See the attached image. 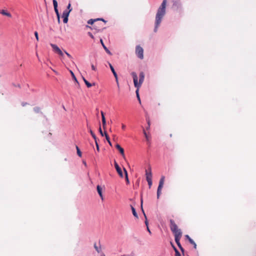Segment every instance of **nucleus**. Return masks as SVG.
<instances>
[{
    "instance_id": "6",
    "label": "nucleus",
    "mask_w": 256,
    "mask_h": 256,
    "mask_svg": "<svg viewBox=\"0 0 256 256\" xmlns=\"http://www.w3.org/2000/svg\"><path fill=\"white\" fill-rule=\"evenodd\" d=\"M136 54L137 56L142 60L144 58V50L140 46H136Z\"/></svg>"
},
{
    "instance_id": "32",
    "label": "nucleus",
    "mask_w": 256,
    "mask_h": 256,
    "mask_svg": "<svg viewBox=\"0 0 256 256\" xmlns=\"http://www.w3.org/2000/svg\"><path fill=\"white\" fill-rule=\"evenodd\" d=\"M96 21V19L91 18L88 21V24L92 25Z\"/></svg>"
},
{
    "instance_id": "14",
    "label": "nucleus",
    "mask_w": 256,
    "mask_h": 256,
    "mask_svg": "<svg viewBox=\"0 0 256 256\" xmlns=\"http://www.w3.org/2000/svg\"><path fill=\"white\" fill-rule=\"evenodd\" d=\"M116 148L120 152V154L122 156L124 157V149L122 148L121 146L118 144H116Z\"/></svg>"
},
{
    "instance_id": "56",
    "label": "nucleus",
    "mask_w": 256,
    "mask_h": 256,
    "mask_svg": "<svg viewBox=\"0 0 256 256\" xmlns=\"http://www.w3.org/2000/svg\"><path fill=\"white\" fill-rule=\"evenodd\" d=\"M18 86V88H20V84H18V86Z\"/></svg>"
},
{
    "instance_id": "20",
    "label": "nucleus",
    "mask_w": 256,
    "mask_h": 256,
    "mask_svg": "<svg viewBox=\"0 0 256 256\" xmlns=\"http://www.w3.org/2000/svg\"><path fill=\"white\" fill-rule=\"evenodd\" d=\"M54 10L58 18V22L60 23V14L58 12V7L54 8Z\"/></svg>"
},
{
    "instance_id": "17",
    "label": "nucleus",
    "mask_w": 256,
    "mask_h": 256,
    "mask_svg": "<svg viewBox=\"0 0 256 256\" xmlns=\"http://www.w3.org/2000/svg\"><path fill=\"white\" fill-rule=\"evenodd\" d=\"M0 14L4 16H7L9 18H11L12 16V14L10 12H8L6 10H1L0 11Z\"/></svg>"
},
{
    "instance_id": "58",
    "label": "nucleus",
    "mask_w": 256,
    "mask_h": 256,
    "mask_svg": "<svg viewBox=\"0 0 256 256\" xmlns=\"http://www.w3.org/2000/svg\"><path fill=\"white\" fill-rule=\"evenodd\" d=\"M101 256H105V255L103 254H102L101 255Z\"/></svg>"
},
{
    "instance_id": "34",
    "label": "nucleus",
    "mask_w": 256,
    "mask_h": 256,
    "mask_svg": "<svg viewBox=\"0 0 256 256\" xmlns=\"http://www.w3.org/2000/svg\"><path fill=\"white\" fill-rule=\"evenodd\" d=\"M98 132L102 136H104V132H103L100 124V126H99V128H98Z\"/></svg>"
},
{
    "instance_id": "50",
    "label": "nucleus",
    "mask_w": 256,
    "mask_h": 256,
    "mask_svg": "<svg viewBox=\"0 0 256 256\" xmlns=\"http://www.w3.org/2000/svg\"><path fill=\"white\" fill-rule=\"evenodd\" d=\"M126 125L122 124V130H124L126 129Z\"/></svg>"
},
{
    "instance_id": "3",
    "label": "nucleus",
    "mask_w": 256,
    "mask_h": 256,
    "mask_svg": "<svg viewBox=\"0 0 256 256\" xmlns=\"http://www.w3.org/2000/svg\"><path fill=\"white\" fill-rule=\"evenodd\" d=\"M165 176H162L160 180L157 189V198H159L161 194H162V189L164 186V182Z\"/></svg>"
},
{
    "instance_id": "25",
    "label": "nucleus",
    "mask_w": 256,
    "mask_h": 256,
    "mask_svg": "<svg viewBox=\"0 0 256 256\" xmlns=\"http://www.w3.org/2000/svg\"><path fill=\"white\" fill-rule=\"evenodd\" d=\"M70 12L68 11L64 10L62 14V18H68Z\"/></svg>"
},
{
    "instance_id": "9",
    "label": "nucleus",
    "mask_w": 256,
    "mask_h": 256,
    "mask_svg": "<svg viewBox=\"0 0 256 256\" xmlns=\"http://www.w3.org/2000/svg\"><path fill=\"white\" fill-rule=\"evenodd\" d=\"M114 168L116 170V172H118L119 176L120 178H122L124 177L123 172H122V170L120 167L119 166L116 160H114Z\"/></svg>"
},
{
    "instance_id": "38",
    "label": "nucleus",
    "mask_w": 256,
    "mask_h": 256,
    "mask_svg": "<svg viewBox=\"0 0 256 256\" xmlns=\"http://www.w3.org/2000/svg\"><path fill=\"white\" fill-rule=\"evenodd\" d=\"M34 36H35L37 41H38L39 38H38V32L35 31L34 32Z\"/></svg>"
},
{
    "instance_id": "53",
    "label": "nucleus",
    "mask_w": 256,
    "mask_h": 256,
    "mask_svg": "<svg viewBox=\"0 0 256 256\" xmlns=\"http://www.w3.org/2000/svg\"><path fill=\"white\" fill-rule=\"evenodd\" d=\"M82 80H83L84 84L86 83V81H88L84 76H82Z\"/></svg>"
},
{
    "instance_id": "4",
    "label": "nucleus",
    "mask_w": 256,
    "mask_h": 256,
    "mask_svg": "<svg viewBox=\"0 0 256 256\" xmlns=\"http://www.w3.org/2000/svg\"><path fill=\"white\" fill-rule=\"evenodd\" d=\"M172 8L174 10L180 12L182 10V5L180 0L173 1Z\"/></svg>"
},
{
    "instance_id": "33",
    "label": "nucleus",
    "mask_w": 256,
    "mask_h": 256,
    "mask_svg": "<svg viewBox=\"0 0 256 256\" xmlns=\"http://www.w3.org/2000/svg\"><path fill=\"white\" fill-rule=\"evenodd\" d=\"M90 132L94 140H96V139H97V138H96V135L95 134L94 132L92 130H90Z\"/></svg>"
},
{
    "instance_id": "7",
    "label": "nucleus",
    "mask_w": 256,
    "mask_h": 256,
    "mask_svg": "<svg viewBox=\"0 0 256 256\" xmlns=\"http://www.w3.org/2000/svg\"><path fill=\"white\" fill-rule=\"evenodd\" d=\"M146 181L148 182L149 188H150L152 184V172L150 171V172H148L147 170H146Z\"/></svg>"
},
{
    "instance_id": "16",
    "label": "nucleus",
    "mask_w": 256,
    "mask_h": 256,
    "mask_svg": "<svg viewBox=\"0 0 256 256\" xmlns=\"http://www.w3.org/2000/svg\"><path fill=\"white\" fill-rule=\"evenodd\" d=\"M100 43H101V44H102V46L103 48H104V50H105V51L108 54H110V55H112V52H110V50L108 48L105 46V44H104V42H103V40H102V39H100Z\"/></svg>"
},
{
    "instance_id": "44",
    "label": "nucleus",
    "mask_w": 256,
    "mask_h": 256,
    "mask_svg": "<svg viewBox=\"0 0 256 256\" xmlns=\"http://www.w3.org/2000/svg\"><path fill=\"white\" fill-rule=\"evenodd\" d=\"M146 122L148 124V128H150V122L148 118H146Z\"/></svg>"
},
{
    "instance_id": "54",
    "label": "nucleus",
    "mask_w": 256,
    "mask_h": 256,
    "mask_svg": "<svg viewBox=\"0 0 256 256\" xmlns=\"http://www.w3.org/2000/svg\"><path fill=\"white\" fill-rule=\"evenodd\" d=\"M83 164L85 165V166H86V163L85 161H83Z\"/></svg>"
},
{
    "instance_id": "30",
    "label": "nucleus",
    "mask_w": 256,
    "mask_h": 256,
    "mask_svg": "<svg viewBox=\"0 0 256 256\" xmlns=\"http://www.w3.org/2000/svg\"><path fill=\"white\" fill-rule=\"evenodd\" d=\"M142 204H143V200H142V198L141 200H140V207H141L142 211L144 215V216L145 217V216H146V214L144 211L143 209Z\"/></svg>"
},
{
    "instance_id": "5",
    "label": "nucleus",
    "mask_w": 256,
    "mask_h": 256,
    "mask_svg": "<svg viewBox=\"0 0 256 256\" xmlns=\"http://www.w3.org/2000/svg\"><path fill=\"white\" fill-rule=\"evenodd\" d=\"M170 230L174 234L178 233L180 231H181L180 229L178 228L177 225L176 224L174 221L173 220L170 219Z\"/></svg>"
},
{
    "instance_id": "43",
    "label": "nucleus",
    "mask_w": 256,
    "mask_h": 256,
    "mask_svg": "<svg viewBox=\"0 0 256 256\" xmlns=\"http://www.w3.org/2000/svg\"><path fill=\"white\" fill-rule=\"evenodd\" d=\"M175 256H181V254L178 250H176V252H175Z\"/></svg>"
},
{
    "instance_id": "51",
    "label": "nucleus",
    "mask_w": 256,
    "mask_h": 256,
    "mask_svg": "<svg viewBox=\"0 0 256 256\" xmlns=\"http://www.w3.org/2000/svg\"><path fill=\"white\" fill-rule=\"evenodd\" d=\"M26 104H28V103L27 102H22V106H26Z\"/></svg>"
},
{
    "instance_id": "2",
    "label": "nucleus",
    "mask_w": 256,
    "mask_h": 256,
    "mask_svg": "<svg viewBox=\"0 0 256 256\" xmlns=\"http://www.w3.org/2000/svg\"><path fill=\"white\" fill-rule=\"evenodd\" d=\"M131 75L133 78L134 86L136 88V96H140L139 88L141 86L144 79V73L143 72H140L139 74V81L138 82V78L137 74L136 72H132Z\"/></svg>"
},
{
    "instance_id": "45",
    "label": "nucleus",
    "mask_w": 256,
    "mask_h": 256,
    "mask_svg": "<svg viewBox=\"0 0 256 256\" xmlns=\"http://www.w3.org/2000/svg\"><path fill=\"white\" fill-rule=\"evenodd\" d=\"M64 52L65 54H66V56L70 58H72V56L69 54L66 51L64 50Z\"/></svg>"
},
{
    "instance_id": "8",
    "label": "nucleus",
    "mask_w": 256,
    "mask_h": 256,
    "mask_svg": "<svg viewBox=\"0 0 256 256\" xmlns=\"http://www.w3.org/2000/svg\"><path fill=\"white\" fill-rule=\"evenodd\" d=\"M50 46L52 48L53 50L60 56H64V54L59 47L53 44H50Z\"/></svg>"
},
{
    "instance_id": "31",
    "label": "nucleus",
    "mask_w": 256,
    "mask_h": 256,
    "mask_svg": "<svg viewBox=\"0 0 256 256\" xmlns=\"http://www.w3.org/2000/svg\"><path fill=\"white\" fill-rule=\"evenodd\" d=\"M94 248L98 252H100L101 251L100 246L98 247L96 243L94 244Z\"/></svg>"
},
{
    "instance_id": "41",
    "label": "nucleus",
    "mask_w": 256,
    "mask_h": 256,
    "mask_svg": "<svg viewBox=\"0 0 256 256\" xmlns=\"http://www.w3.org/2000/svg\"><path fill=\"white\" fill-rule=\"evenodd\" d=\"M170 244L172 245V247L174 250V252H176V250H178L174 246V244L172 242H170Z\"/></svg>"
},
{
    "instance_id": "27",
    "label": "nucleus",
    "mask_w": 256,
    "mask_h": 256,
    "mask_svg": "<svg viewBox=\"0 0 256 256\" xmlns=\"http://www.w3.org/2000/svg\"><path fill=\"white\" fill-rule=\"evenodd\" d=\"M65 10L68 11L69 12H70L72 11V8L70 2L68 3L66 6V9Z\"/></svg>"
},
{
    "instance_id": "59",
    "label": "nucleus",
    "mask_w": 256,
    "mask_h": 256,
    "mask_svg": "<svg viewBox=\"0 0 256 256\" xmlns=\"http://www.w3.org/2000/svg\"><path fill=\"white\" fill-rule=\"evenodd\" d=\"M87 26V27H88V28H90V26Z\"/></svg>"
},
{
    "instance_id": "23",
    "label": "nucleus",
    "mask_w": 256,
    "mask_h": 256,
    "mask_svg": "<svg viewBox=\"0 0 256 256\" xmlns=\"http://www.w3.org/2000/svg\"><path fill=\"white\" fill-rule=\"evenodd\" d=\"M177 246H178V248L180 250L181 252H182V254L184 255V249L183 248V247L182 246L180 242H178L176 243Z\"/></svg>"
},
{
    "instance_id": "49",
    "label": "nucleus",
    "mask_w": 256,
    "mask_h": 256,
    "mask_svg": "<svg viewBox=\"0 0 256 256\" xmlns=\"http://www.w3.org/2000/svg\"><path fill=\"white\" fill-rule=\"evenodd\" d=\"M146 230H147V231L148 232V233H149L150 234H152V232H151V231H150V228H149V227H148H148L146 228Z\"/></svg>"
},
{
    "instance_id": "21",
    "label": "nucleus",
    "mask_w": 256,
    "mask_h": 256,
    "mask_svg": "<svg viewBox=\"0 0 256 256\" xmlns=\"http://www.w3.org/2000/svg\"><path fill=\"white\" fill-rule=\"evenodd\" d=\"M70 74H71V76H72V78L73 80H74L76 82V83H77V84H78V85L79 86H80L79 82H78V80H77V78H76V76H75V75H74V73L73 72H72V70H70Z\"/></svg>"
},
{
    "instance_id": "35",
    "label": "nucleus",
    "mask_w": 256,
    "mask_h": 256,
    "mask_svg": "<svg viewBox=\"0 0 256 256\" xmlns=\"http://www.w3.org/2000/svg\"><path fill=\"white\" fill-rule=\"evenodd\" d=\"M94 142H95V144H96V150L98 152H99L100 151V147H99V145H98V138L96 139V140H94Z\"/></svg>"
},
{
    "instance_id": "36",
    "label": "nucleus",
    "mask_w": 256,
    "mask_h": 256,
    "mask_svg": "<svg viewBox=\"0 0 256 256\" xmlns=\"http://www.w3.org/2000/svg\"><path fill=\"white\" fill-rule=\"evenodd\" d=\"M52 3L54 8L58 7V4L56 0H52Z\"/></svg>"
},
{
    "instance_id": "47",
    "label": "nucleus",
    "mask_w": 256,
    "mask_h": 256,
    "mask_svg": "<svg viewBox=\"0 0 256 256\" xmlns=\"http://www.w3.org/2000/svg\"><path fill=\"white\" fill-rule=\"evenodd\" d=\"M88 36L92 38H94V36L92 35V34L90 32H88Z\"/></svg>"
},
{
    "instance_id": "48",
    "label": "nucleus",
    "mask_w": 256,
    "mask_h": 256,
    "mask_svg": "<svg viewBox=\"0 0 256 256\" xmlns=\"http://www.w3.org/2000/svg\"><path fill=\"white\" fill-rule=\"evenodd\" d=\"M136 98H137L138 100L139 103L140 104H141V100H140V96H136Z\"/></svg>"
},
{
    "instance_id": "42",
    "label": "nucleus",
    "mask_w": 256,
    "mask_h": 256,
    "mask_svg": "<svg viewBox=\"0 0 256 256\" xmlns=\"http://www.w3.org/2000/svg\"><path fill=\"white\" fill-rule=\"evenodd\" d=\"M96 21H98V20H101V21L104 22V23L106 22V21L103 18H96Z\"/></svg>"
},
{
    "instance_id": "11",
    "label": "nucleus",
    "mask_w": 256,
    "mask_h": 256,
    "mask_svg": "<svg viewBox=\"0 0 256 256\" xmlns=\"http://www.w3.org/2000/svg\"><path fill=\"white\" fill-rule=\"evenodd\" d=\"M185 238L187 240L190 244L193 245L194 248L196 249V244L194 241L188 234L185 235Z\"/></svg>"
},
{
    "instance_id": "46",
    "label": "nucleus",
    "mask_w": 256,
    "mask_h": 256,
    "mask_svg": "<svg viewBox=\"0 0 256 256\" xmlns=\"http://www.w3.org/2000/svg\"><path fill=\"white\" fill-rule=\"evenodd\" d=\"M91 67H92V69L93 70L96 71V67L93 64H91Z\"/></svg>"
},
{
    "instance_id": "15",
    "label": "nucleus",
    "mask_w": 256,
    "mask_h": 256,
    "mask_svg": "<svg viewBox=\"0 0 256 256\" xmlns=\"http://www.w3.org/2000/svg\"><path fill=\"white\" fill-rule=\"evenodd\" d=\"M96 190L100 196L102 198V200H103L102 189L101 186L100 185H98L96 186Z\"/></svg>"
},
{
    "instance_id": "55",
    "label": "nucleus",
    "mask_w": 256,
    "mask_h": 256,
    "mask_svg": "<svg viewBox=\"0 0 256 256\" xmlns=\"http://www.w3.org/2000/svg\"><path fill=\"white\" fill-rule=\"evenodd\" d=\"M150 128H148V126L146 128V129L147 130H148Z\"/></svg>"
},
{
    "instance_id": "19",
    "label": "nucleus",
    "mask_w": 256,
    "mask_h": 256,
    "mask_svg": "<svg viewBox=\"0 0 256 256\" xmlns=\"http://www.w3.org/2000/svg\"><path fill=\"white\" fill-rule=\"evenodd\" d=\"M130 208H131V210L132 211V214L134 215V216L135 218H138V213L136 210V208L132 205H130Z\"/></svg>"
},
{
    "instance_id": "52",
    "label": "nucleus",
    "mask_w": 256,
    "mask_h": 256,
    "mask_svg": "<svg viewBox=\"0 0 256 256\" xmlns=\"http://www.w3.org/2000/svg\"><path fill=\"white\" fill-rule=\"evenodd\" d=\"M82 80H83L84 84L86 83V81H88L84 76H82Z\"/></svg>"
},
{
    "instance_id": "10",
    "label": "nucleus",
    "mask_w": 256,
    "mask_h": 256,
    "mask_svg": "<svg viewBox=\"0 0 256 256\" xmlns=\"http://www.w3.org/2000/svg\"><path fill=\"white\" fill-rule=\"evenodd\" d=\"M108 64L110 66V69L112 72L114 77L116 78V80L118 84V76L117 73L116 72L114 66H112V64L109 62H108Z\"/></svg>"
},
{
    "instance_id": "28",
    "label": "nucleus",
    "mask_w": 256,
    "mask_h": 256,
    "mask_svg": "<svg viewBox=\"0 0 256 256\" xmlns=\"http://www.w3.org/2000/svg\"><path fill=\"white\" fill-rule=\"evenodd\" d=\"M85 84L88 88H90L92 87V86L95 85L94 82L93 84H91L88 81H86Z\"/></svg>"
},
{
    "instance_id": "18",
    "label": "nucleus",
    "mask_w": 256,
    "mask_h": 256,
    "mask_svg": "<svg viewBox=\"0 0 256 256\" xmlns=\"http://www.w3.org/2000/svg\"><path fill=\"white\" fill-rule=\"evenodd\" d=\"M123 170H124V176H125V180H126V182L127 184H129L130 180H129L128 177V172L124 167H123Z\"/></svg>"
},
{
    "instance_id": "37",
    "label": "nucleus",
    "mask_w": 256,
    "mask_h": 256,
    "mask_svg": "<svg viewBox=\"0 0 256 256\" xmlns=\"http://www.w3.org/2000/svg\"><path fill=\"white\" fill-rule=\"evenodd\" d=\"M143 133H144V136L146 138V140L148 141V136L147 134V133L146 132L144 128L143 130Z\"/></svg>"
},
{
    "instance_id": "22",
    "label": "nucleus",
    "mask_w": 256,
    "mask_h": 256,
    "mask_svg": "<svg viewBox=\"0 0 256 256\" xmlns=\"http://www.w3.org/2000/svg\"><path fill=\"white\" fill-rule=\"evenodd\" d=\"M104 136L106 137V140L108 142V144L110 146H112V143L110 140V138L108 135V134H107L106 132H104Z\"/></svg>"
},
{
    "instance_id": "39",
    "label": "nucleus",
    "mask_w": 256,
    "mask_h": 256,
    "mask_svg": "<svg viewBox=\"0 0 256 256\" xmlns=\"http://www.w3.org/2000/svg\"><path fill=\"white\" fill-rule=\"evenodd\" d=\"M63 18V22L64 24H67L68 20V18Z\"/></svg>"
},
{
    "instance_id": "1",
    "label": "nucleus",
    "mask_w": 256,
    "mask_h": 256,
    "mask_svg": "<svg viewBox=\"0 0 256 256\" xmlns=\"http://www.w3.org/2000/svg\"><path fill=\"white\" fill-rule=\"evenodd\" d=\"M167 0H163L160 7L157 10V12L156 15L154 27V32H156L158 27L160 26L162 18L166 13V6Z\"/></svg>"
},
{
    "instance_id": "29",
    "label": "nucleus",
    "mask_w": 256,
    "mask_h": 256,
    "mask_svg": "<svg viewBox=\"0 0 256 256\" xmlns=\"http://www.w3.org/2000/svg\"><path fill=\"white\" fill-rule=\"evenodd\" d=\"M34 111L36 113H39L40 112L41 114H42V112H40V108L39 107L36 106L34 108Z\"/></svg>"
},
{
    "instance_id": "26",
    "label": "nucleus",
    "mask_w": 256,
    "mask_h": 256,
    "mask_svg": "<svg viewBox=\"0 0 256 256\" xmlns=\"http://www.w3.org/2000/svg\"><path fill=\"white\" fill-rule=\"evenodd\" d=\"M76 150L77 154L78 155V156L80 157H82V152H81L80 148L77 146H76Z\"/></svg>"
},
{
    "instance_id": "13",
    "label": "nucleus",
    "mask_w": 256,
    "mask_h": 256,
    "mask_svg": "<svg viewBox=\"0 0 256 256\" xmlns=\"http://www.w3.org/2000/svg\"><path fill=\"white\" fill-rule=\"evenodd\" d=\"M100 114H101V115H102V124L103 128H104V129H105L106 128V118H105L104 112L103 111H101L100 112Z\"/></svg>"
},
{
    "instance_id": "57",
    "label": "nucleus",
    "mask_w": 256,
    "mask_h": 256,
    "mask_svg": "<svg viewBox=\"0 0 256 256\" xmlns=\"http://www.w3.org/2000/svg\"><path fill=\"white\" fill-rule=\"evenodd\" d=\"M62 108H63L66 110V108H64V106H62Z\"/></svg>"
},
{
    "instance_id": "40",
    "label": "nucleus",
    "mask_w": 256,
    "mask_h": 256,
    "mask_svg": "<svg viewBox=\"0 0 256 256\" xmlns=\"http://www.w3.org/2000/svg\"><path fill=\"white\" fill-rule=\"evenodd\" d=\"M145 221H144V223H145V224L146 226V228L148 226V219H147V218H146V216H145Z\"/></svg>"
},
{
    "instance_id": "24",
    "label": "nucleus",
    "mask_w": 256,
    "mask_h": 256,
    "mask_svg": "<svg viewBox=\"0 0 256 256\" xmlns=\"http://www.w3.org/2000/svg\"><path fill=\"white\" fill-rule=\"evenodd\" d=\"M177 246H178V248L180 250L181 252H182V254L184 255V249L183 248V247L182 246L180 242H178L176 243Z\"/></svg>"
},
{
    "instance_id": "12",
    "label": "nucleus",
    "mask_w": 256,
    "mask_h": 256,
    "mask_svg": "<svg viewBox=\"0 0 256 256\" xmlns=\"http://www.w3.org/2000/svg\"><path fill=\"white\" fill-rule=\"evenodd\" d=\"M174 240H175L176 244L178 242H180V239L182 236V231H180L178 233L174 234Z\"/></svg>"
}]
</instances>
